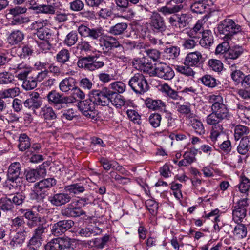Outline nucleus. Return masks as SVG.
<instances>
[{"label": "nucleus", "instance_id": "obj_1", "mask_svg": "<svg viewBox=\"0 0 250 250\" xmlns=\"http://www.w3.org/2000/svg\"><path fill=\"white\" fill-rule=\"evenodd\" d=\"M218 30L220 34H224V38L228 41L241 31V26L231 19H226L218 25Z\"/></svg>", "mask_w": 250, "mask_h": 250}, {"label": "nucleus", "instance_id": "obj_2", "mask_svg": "<svg viewBox=\"0 0 250 250\" xmlns=\"http://www.w3.org/2000/svg\"><path fill=\"white\" fill-rule=\"evenodd\" d=\"M128 85L136 94H143L149 89V86L145 76L140 73H137L132 76L128 82Z\"/></svg>", "mask_w": 250, "mask_h": 250}, {"label": "nucleus", "instance_id": "obj_3", "mask_svg": "<svg viewBox=\"0 0 250 250\" xmlns=\"http://www.w3.org/2000/svg\"><path fill=\"white\" fill-rule=\"evenodd\" d=\"M91 94L95 104L107 106L111 102L113 93L109 88L104 87L101 90H93Z\"/></svg>", "mask_w": 250, "mask_h": 250}, {"label": "nucleus", "instance_id": "obj_4", "mask_svg": "<svg viewBox=\"0 0 250 250\" xmlns=\"http://www.w3.org/2000/svg\"><path fill=\"white\" fill-rule=\"evenodd\" d=\"M71 246V240L68 237H58L52 239L45 246V250H64Z\"/></svg>", "mask_w": 250, "mask_h": 250}, {"label": "nucleus", "instance_id": "obj_5", "mask_svg": "<svg viewBox=\"0 0 250 250\" xmlns=\"http://www.w3.org/2000/svg\"><path fill=\"white\" fill-rule=\"evenodd\" d=\"M46 98L48 103L58 109L62 107V104H67L72 102L70 97L64 96L56 90L50 91L47 95Z\"/></svg>", "mask_w": 250, "mask_h": 250}, {"label": "nucleus", "instance_id": "obj_6", "mask_svg": "<svg viewBox=\"0 0 250 250\" xmlns=\"http://www.w3.org/2000/svg\"><path fill=\"white\" fill-rule=\"evenodd\" d=\"M86 198H81L75 202L68 204L66 207L61 210L62 216L67 217H77L85 214V212L81 208L76 207L79 203L86 202Z\"/></svg>", "mask_w": 250, "mask_h": 250}, {"label": "nucleus", "instance_id": "obj_7", "mask_svg": "<svg viewBox=\"0 0 250 250\" xmlns=\"http://www.w3.org/2000/svg\"><path fill=\"white\" fill-rule=\"evenodd\" d=\"M99 41L100 45L104 53L111 50L113 48H117L118 51L121 52L124 49V47L120 44L117 39L111 36L104 34Z\"/></svg>", "mask_w": 250, "mask_h": 250}, {"label": "nucleus", "instance_id": "obj_8", "mask_svg": "<svg viewBox=\"0 0 250 250\" xmlns=\"http://www.w3.org/2000/svg\"><path fill=\"white\" fill-rule=\"evenodd\" d=\"M249 199L245 197L239 200L233 210V219L236 223L242 222L246 216L247 208L249 205Z\"/></svg>", "mask_w": 250, "mask_h": 250}, {"label": "nucleus", "instance_id": "obj_9", "mask_svg": "<svg viewBox=\"0 0 250 250\" xmlns=\"http://www.w3.org/2000/svg\"><path fill=\"white\" fill-rule=\"evenodd\" d=\"M95 102L91 99L81 101L78 104L79 110L87 118L95 119L96 113L95 111Z\"/></svg>", "mask_w": 250, "mask_h": 250}, {"label": "nucleus", "instance_id": "obj_10", "mask_svg": "<svg viewBox=\"0 0 250 250\" xmlns=\"http://www.w3.org/2000/svg\"><path fill=\"white\" fill-rule=\"evenodd\" d=\"M186 0H170L167 2V5L163 6L158 10L164 15L175 14L180 11L184 5L182 4L185 2Z\"/></svg>", "mask_w": 250, "mask_h": 250}, {"label": "nucleus", "instance_id": "obj_11", "mask_svg": "<svg viewBox=\"0 0 250 250\" xmlns=\"http://www.w3.org/2000/svg\"><path fill=\"white\" fill-rule=\"evenodd\" d=\"M154 74L157 77L164 80H171L174 76L172 69L165 63L155 64Z\"/></svg>", "mask_w": 250, "mask_h": 250}, {"label": "nucleus", "instance_id": "obj_12", "mask_svg": "<svg viewBox=\"0 0 250 250\" xmlns=\"http://www.w3.org/2000/svg\"><path fill=\"white\" fill-rule=\"evenodd\" d=\"M149 24L152 30L156 33H162L166 29L164 18L156 12H153L150 16Z\"/></svg>", "mask_w": 250, "mask_h": 250}, {"label": "nucleus", "instance_id": "obj_13", "mask_svg": "<svg viewBox=\"0 0 250 250\" xmlns=\"http://www.w3.org/2000/svg\"><path fill=\"white\" fill-rule=\"evenodd\" d=\"M56 184V180L53 178H46L41 180L36 183L34 188L36 193L38 195H42L44 193L50 188L54 186Z\"/></svg>", "mask_w": 250, "mask_h": 250}, {"label": "nucleus", "instance_id": "obj_14", "mask_svg": "<svg viewBox=\"0 0 250 250\" xmlns=\"http://www.w3.org/2000/svg\"><path fill=\"white\" fill-rule=\"evenodd\" d=\"M71 200V196L66 193L61 192L48 197V201L54 206L61 207L68 203Z\"/></svg>", "mask_w": 250, "mask_h": 250}, {"label": "nucleus", "instance_id": "obj_15", "mask_svg": "<svg viewBox=\"0 0 250 250\" xmlns=\"http://www.w3.org/2000/svg\"><path fill=\"white\" fill-rule=\"evenodd\" d=\"M24 216L28 220L27 225L30 228H33L40 224L45 222L44 218L38 214H36L35 212L33 210H26L24 213Z\"/></svg>", "mask_w": 250, "mask_h": 250}, {"label": "nucleus", "instance_id": "obj_16", "mask_svg": "<svg viewBox=\"0 0 250 250\" xmlns=\"http://www.w3.org/2000/svg\"><path fill=\"white\" fill-rule=\"evenodd\" d=\"M42 104V98L38 92L32 91L29 93V98L24 102L26 107L32 109H38Z\"/></svg>", "mask_w": 250, "mask_h": 250}, {"label": "nucleus", "instance_id": "obj_17", "mask_svg": "<svg viewBox=\"0 0 250 250\" xmlns=\"http://www.w3.org/2000/svg\"><path fill=\"white\" fill-rule=\"evenodd\" d=\"M27 232L25 229L18 231L13 236H10L9 243L11 248L15 249L21 247L24 243L26 238Z\"/></svg>", "mask_w": 250, "mask_h": 250}, {"label": "nucleus", "instance_id": "obj_18", "mask_svg": "<svg viewBox=\"0 0 250 250\" xmlns=\"http://www.w3.org/2000/svg\"><path fill=\"white\" fill-rule=\"evenodd\" d=\"M188 125H190L197 134L202 135L205 132L202 123L196 116L195 114L193 112L190 113L189 109H188Z\"/></svg>", "mask_w": 250, "mask_h": 250}, {"label": "nucleus", "instance_id": "obj_19", "mask_svg": "<svg viewBox=\"0 0 250 250\" xmlns=\"http://www.w3.org/2000/svg\"><path fill=\"white\" fill-rule=\"evenodd\" d=\"M14 69L16 74V77L19 80H22L26 78L32 71V68L29 65L23 62L17 64L16 68H14Z\"/></svg>", "mask_w": 250, "mask_h": 250}, {"label": "nucleus", "instance_id": "obj_20", "mask_svg": "<svg viewBox=\"0 0 250 250\" xmlns=\"http://www.w3.org/2000/svg\"><path fill=\"white\" fill-rule=\"evenodd\" d=\"M46 170L44 166H40L36 169H30L26 174V178L28 182L33 183L41 178L44 177Z\"/></svg>", "mask_w": 250, "mask_h": 250}, {"label": "nucleus", "instance_id": "obj_21", "mask_svg": "<svg viewBox=\"0 0 250 250\" xmlns=\"http://www.w3.org/2000/svg\"><path fill=\"white\" fill-rule=\"evenodd\" d=\"M213 5L211 0H203L195 2L190 6L191 10L196 13L202 14L209 9Z\"/></svg>", "mask_w": 250, "mask_h": 250}, {"label": "nucleus", "instance_id": "obj_22", "mask_svg": "<svg viewBox=\"0 0 250 250\" xmlns=\"http://www.w3.org/2000/svg\"><path fill=\"white\" fill-rule=\"evenodd\" d=\"M54 58L61 66L67 65L71 58L70 51L67 49L62 48L56 54Z\"/></svg>", "mask_w": 250, "mask_h": 250}, {"label": "nucleus", "instance_id": "obj_23", "mask_svg": "<svg viewBox=\"0 0 250 250\" xmlns=\"http://www.w3.org/2000/svg\"><path fill=\"white\" fill-rule=\"evenodd\" d=\"M76 81L75 79L69 77L62 80L59 83V89L62 92L66 93L72 91L76 86Z\"/></svg>", "mask_w": 250, "mask_h": 250}, {"label": "nucleus", "instance_id": "obj_24", "mask_svg": "<svg viewBox=\"0 0 250 250\" xmlns=\"http://www.w3.org/2000/svg\"><path fill=\"white\" fill-rule=\"evenodd\" d=\"M244 52L243 47L240 45H234L229 47L226 52L225 59L236 60Z\"/></svg>", "mask_w": 250, "mask_h": 250}, {"label": "nucleus", "instance_id": "obj_25", "mask_svg": "<svg viewBox=\"0 0 250 250\" xmlns=\"http://www.w3.org/2000/svg\"><path fill=\"white\" fill-rule=\"evenodd\" d=\"M146 106L150 109L166 111L165 104L160 100H153L151 98H147L146 100Z\"/></svg>", "mask_w": 250, "mask_h": 250}, {"label": "nucleus", "instance_id": "obj_26", "mask_svg": "<svg viewBox=\"0 0 250 250\" xmlns=\"http://www.w3.org/2000/svg\"><path fill=\"white\" fill-rule=\"evenodd\" d=\"M234 138L236 140H239L243 138L250 137V130L249 128L246 126L241 125H237L234 128Z\"/></svg>", "mask_w": 250, "mask_h": 250}, {"label": "nucleus", "instance_id": "obj_27", "mask_svg": "<svg viewBox=\"0 0 250 250\" xmlns=\"http://www.w3.org/2000/svg\"><path fill=\"white\" fill-rule=\"evenodd\" d=\"M7 187L10 189H15L17 190H21L24 188L23 178L20 176L14 177V178L8 179Z\"/></svg>", "mask_w": 250, "mask_h": 250}, {"label": "nucleus", "instance_id": "obj_28", "mask_svg": "<svg viewBox=\"0 0 250 250\" xmlns=\"http://www.w3.org/2000/svg\"><path fill=\"white\" fill-rule=\"evenodd\" d=\"M24 34L19 30L13 31L8 36L7 40L11 45H16L21 42L24 39Z\"/></svg>", "mask_w": 250, "mask_h": 250}, {"label": "nucleus", "instance_id": "obj_29", "mask_svg": "<svg viewBox=\"0 0 250 250\" xmlns=\"http://www.w3.org/2000/svg\"><path fill=\"white\" fill-rule=\"evenodd\" d=\"M212 111L223 121V120H229L230 114L227 106L224 104H221L218 107L212 109Z\"/></svg>", "mask_w": 250, "mask_h": 250}, {"label": "nucleus", "instance_id": "obj_30", "mask_svg": "<svg viewBox=\"0 0 250 250\" xmlns=\"http://www.w3.org/2000/svg\"><path fill=\"white\" fill-rule=\"evenodd\" d=\"M25 221L23 216H17L14 218H12L10 221V225L13 230H26Z\"/></svg>", "mask_w": 250, "mask_h": 250}, {"label": "nucleus", "instance_id": "obj_31", "mask_svg": "<svg viewBox=\"0 0 250 250\" xmlns=\"http://www.w3.org/2000/svg\"><path fill=\"white\" fill-rule=\"evenodd\" d=\"M21 167L19 162H14L9 166L7 171V179H12L20 176L21 174Z\"/></svg>", "mask_w": 250, "mask_h": 250}, {"label": "nucleus", "instance_id": "obj_32", "mask_svg": "<svg viewBox=\"0 0 250 250\" xmlns=\"http://www.w3.org/2000/svg\"><path fill=\"white\" fill-rule=\"evenodd\" d=\"M133 65L136 69L143 71H148L147 68L152 67L151 63H149L145 57L134 59Z\"/></svg>", "mask_w": 250, "mask_h": 250}, {"label": "nucleus", "instance_id": "obj_33", "mask_svg": "<svg viewBox=\"0 0 250 250\" xmlns=\"http://www.w3.org/2000/svg\"><path fill=\"white\" fill-rule=\"evenodd\" d=\"M40 114L42 118L46 121L54 120L57 118V115L53 109L50 106H44L42 107Z\"/></svg>", "mask_w": 250, "mask_h": 250}, {"label": "nucleus", "instance_id": "obj_34", "mask_svg": "<svg viewBox=\"0 0 250 250\" xmlns=\"http://www.w3.org/2000/svg\"><path fill=\"white\" fill-rule=\"evenodd\" d=\"M14 206L12 204L11 198L4 196L0 198V211L4 212H12Z\"/></svg>", "mask_w": 250, "mask_h": 250}, {"label": "nucleus", "instance_id": "obj_35", "mask_svg": "<svg viewBox=\"0 0 250 250\" xmlns=\"http://www.w3.org/2000/svg\"><path fill=\"white\" fill-rule=\"evenodd\" d=\"M213 42V36L210 30H206L202 32V39L199 42L202 46L205 47L210 46Z\"/></svg>", "mask_w": 250, "mask_h": 250}, {"label": "nucleus", "instance_id": "obj_36", "mask_svg": "<svg viewBox=\"0 0 250 250\" xmlns=\"http://www.w3.org/2000/svg\"><path fill=\"white\" fill-rule=\"evenodd\" d=\"M92 49L93 47L90 43L83 39L81 40L76 46V51L83 55L92 51Z\"/></svg>", "mask_w": 250, "mask_h": 250}, {"label": "nucleus", "instance_id": "obj_37", "mask_svg": "<svg viewBox=\"0 0 250 250\" xmlns=\"http://www.w3.org/2000/svg\"><path fill=\"white\" fill-rule=\"evenodd\" d=\"M18 146L21 151H25L31 146L30 139L26 134H21L20 136Z\"/></svg>", "mask_w": 250, "mask_h": 250}, {"label": "nucleus", "instance_id": "obj_38", "mask_svg": "<svg viewBox=\"0 0 250 250\" xmlns=\"http://www.w3.org/2000/svg\"><path fill=\"white\" fill-rule=\"evenodd\" d=\"M127 28V24L126 23H118L110 27L109 32L114 35H119L122 34Z\"/></svg>", "mask_w": 250, "mask_h": 250}, {"label": "nucleus", "instance_id": "obj_39", "mask_svg": "<svg viewBox=\"0 0 250 250\" xmlns=\"http://www.w3.org/2000/svg\"><path fill=\"white\" fill-rule=\"evenodd\" d=\"M223 133L222 125H217L216 127H212L210 132V138L214 144L218 142L221 135Z\"/></svg>", "mask_w": 250, "mask_h": 250}, {"label": "nucleus", "instance_id": "obj_40", "mask_svg": "<svg viewBox=\"0 0 250 250\" xmlns=\"http://www.w3.org/2000/svg\"><path fill=\"white\" fill-rule=\"evenodd\" d=\"M22 81H23L22 87L25 90L34 89L37 86V81L35 77L27 76Z\"/></svg>", "mask_w": 250, "mask_h": 250}, {"label": "nucleus", "instance_id": "obj_41", "mask_svg": "<svg viewBox=\"0 0 250 250\" xmlns=\"http://www.w3.org/2000/svg\"><path fill=\"white\" fill-rule=\"evenodd\" d=\"M112 96L111 103L116 108H121L125 105V99L124 97L112 91Z\"/></svg>", "mask_w": 250, "mask_h": 250}, {"label": "nucleus", "instance_id": "obj_42", "mask_svg": "<svg viewBox=\"0 0 250 250\" xmlns=\"http://www.w3.org/2000/svg\"><path fill=\"white\" fill-rule=\"evenodd\" d=\"M250 144V137L241 139L237 147L238 153L242 155H245L249 149Z\"/></svg>", "mask_w": 250, "mask_h": 250}, {"label": "nucleus", "instance_id": "obj_43", "mask_svg": "<svg viewBox=\"0 0 250 250\" xmlns=\"http://www.w3.org/2000/svg\"><path fill=\"white\" fill-rule=\"evenodd\" d=\"M35 34L39 39L45 41H50L52 36V31L47 27L40 29L36 31Z\"/></svg>", "mask_w": 250, "mask_h": 250}, {"label": "nucleus", "instance_id": "obj_44", "mask_svg": "<svg viewBox=\"0 0 250 250\" xmlns=\"http://www.w3.org/2000/svg\"><path fill=\"white\" fill-rule=\"evenodd\" d=\"M65 190L70 193L78 194L83 193L85 190V188L79 183H76L68 185L65 187Z\"/></svg>", "mask_w": 250, "mask_h": 250}, {"label": "nucleus", "instance_id": "obj_45", "mask_svg": "<svg viewBox=\"0 0 250 250\" xmlns=\"http://www.w3.org/2000/svg\"><path fill=\"white\" fill-rule=\"evenodd\" d=\"M14 81V76L11 72L5 71L0 73V84L13 83Z\"/></svg>", "mask_w": 250, "mask_h": 250}, {"label": "nucleus", "instance_id": "obj_46", "mask_svg": "<svg viewBox=\"0 0 250 250\" xmlns=\"http://www.w3.org/2000/svg\"><path fill=\"white\" fill-rule=\"evenodd\" d=\"M20 93V90L19 87H14L8 88L3 90L1 94L2 98H13L19 95Z\"/></svg>", "mask_w": 250, "mask_h": 250}, {"label": "nucleus", "instance_id": "obj_47", "mask_svg": "<svg viewBox=\"0 0 250 250\" xmlns=\"http://www.w3.org/2000/svg\"><path fill=\"white\" fill-rule=\"evenodd\" d=\"M78 40V35L76 31H72L69 32L66 36L64 43L69 47H71L74 45Z\"/></svg>", "mask_w": 250, "mask_h": 250}, {"label": "nucleus", "instance_id": "obj_48", "mask_svg": "<svg viewBox=\"0 0 250 250\" xmlns=\"http://www.w3.org/2000/svg\"><path fill=\"white\" fill-rule=\"evenodd\" d=\"M93 57L92 61H90L89 71H93L102 68L105 65L104 59H99L95 56H91Z\"/></svg>", "mask_w": 250, "mask_h": 250}, {"label": "nucleus", "instance_id": "obj_49", "mask_svg": "<svg viewBox=\"0 0 250 250\" xmlns=\"http://www.w3.org/2000/svg\"><path fill=\"white\" fill-rule=\"evenodd\" d=\"M238 188L241 193L248 195L250 188V181L246 177H242L240 183L238 185Z\"/></svg>", "mask_w": 250, "mask_h": 250}, {"label": "nucleus", "instance_id": "obj_50", "mask_svg": "<svg viewBox=\"0 0 250 250\" xmlns=\"http://www.w3.org/2000/svg\"><path fill=\"white\" fill-rule=\"evenodd\" d=\"M111 91L116 92L118 94L123 93L126 89L125 84L121 81H116L110 84L108 87Z\"/></svg>", "mask_w": 250, "mask_h": 250}, {"label": "nucleus", "instance_id": "obj_51", "mask_svg": "<svg viewBox=\"0 0 250 250\" xmlns=\"http://www.w3.org/2000/svg\"><path fill=\"white\" fill-rule=\"evenodd\" d=\"M91 56H88L79 58L77 62L78 67L89 71L90 61H92L93 59V58Z\"/></svg>", "mask_w": 250, "mask_h": 250}, {"label": "nucleus", "instance_id": "obj_52", "mask_svg": "<svg viewBox=\"0 0 250 250\" xmlns=\"http://www.w3.org/2000/svg\"><path fill=\"white\" fill-rule=\"evenodd\" d=\"M238 225L234 228V234L236 235L238 238H243L246 237L247 234V230L246 226L242 224L238 223Z\"/></svg>", "mask_w": 250, "mask_h": 250}, {"label": "nucleus", "instance_id": "obj_53", "mask_svg": "<svg viewBox=\"0 0 250 250\" xmlns=\"http://www.w3.org/2000/svg\"><path fill=\"white\" fill-rule=\"evenodd\" d=\"M202 27V21H198L193 28L188 32V36L191 38H199L202 34L200 31Z\"/></svg>", "mask_w": 250, "mask_h": 250}, {"label": "nucleus", "instance_id": "obj_54", "mask_svg": "<svg viewBox=\"0 0 250 250\" xmlns=\"http://www.w3.org/2000/svg\"><path fill=\"white\" fill-rule=\"evenodd\" d=\"M201 57L202 55L198 51L188 52V66H196Z\"/></svg>", "mask_w": 250, "mask_h": 250}, {"label": "nucleus", "instance_id": "obj_55", "mask_svg": "<svg viewBox=\"0 0 250 250\" xmlns=\"http://www.w3.org/2000/svg\"><path fill=\"white\" fill-rule=\"evenodd\" d=\"M202 83L206 86L213 88L217 85L216 80L210 75H205L201 78Z\"/></svg>", "mask_w": 250, "mask_h": 250}, {"label": "nucleus", "instance_id": "obj_56", "mask_svg": "<svg viewBox=\"0 0 250 250\" xmlns=\"http://www.w3.org/2000/svg\"><path fill=\"white\" fill-rule=\"evenodd\" d=\"M222 120L212 111L206 118V122L208 125H212V127H216L217 125H221L219 123Z\"/></svg>", "mask_w": 250, "mask_h": 250}, {"label": "nucleus", "instance_id": "obj_57", "mask_svg": "<svg viewBox=\"0 0 250 250\" xmlns=\"http://www.w3.org/2000/svg\"><path fill=\"white\" fill-rule=\"evenodd\" d=\"M99 19L104 20L111 18L113 15L112 10L109 7H106L101 8L97 13Z\"/></svg>", "mask_w": 250, "mask_h": 250}, {"label": "nucleus", "instance_id": "obj_58", "mask_svg": "<svg viewBox=\"0 0 250 250\" xmlns=\"http://www.w3.org/2000/svg\"><path fill=\"white\" fill-rule=\"evenodd\" d=\"M103 31L104 30L101 27L90 28V33L88 38L93 40H100L104 34Z\"/></svg>", "mask_w": 250, "mask_h": 250}, {"label": "nucleus", "instance_id": "obj_59", "mask_svg": "<svg viewBox=\"0 0 250 250\" xmlns=\"http://www.w3.org/2000/svg\"><path fill=\"white\" fill-rule=\"evenodd\" d=\"M42 240L32 236L27 243L28 250H39L42 244Z\"/></svg>", "mask_w": 250, "mask_h": 250}, {"label": "nucleus", "instance_id": "obj_60", "mask_svg": "<svg viewBox=\"0 0 250 250\" xmlns=\"http://www.w3.org/2000/svg\"><path fill=\"white\" fill-rule=\"evenodd\" d=\"M126 114L128 119L134 123L137 124L138 125L141 124V116L136 110L128 109L126 111Z\"/></svg>", "mask_w": 250, "mask_h": 250}, {"label": "nucleus", "instance_id": "obj_61", "mask_svg": "<svg viewBox=\"0 0 250 250\" xmlns=\"http://www.w3.org/2000/svg\"><path fill=\"white\" fill-rule=\"evenodd\" d=\"M76 117V111L72 108L65 110L61 116L63 122H65L66 121H72Z\"/></svg>", "mask_w": 250, "mask_h": 250}, {"label": "nucleus", "instance_id": "obj_62", "mask_svg": "<svg viewBox=\"0 0 250 250\" xmlns=\"http://www.w3.org/2000/svg\"><path fill=\"white\" fill-rule=\"evenodd\" d=\"M164 52L167 55V58L170 59L177 57L179 55L180 50L177 47L171 46L166 48Z\"/></svg>", "mask_w": 250, "mask_h": 250}, {"label": "nucleus", "instance_id": "obj_63", "mask_svg": "<svg viewBox=\"0 0 250 250\" xmlns=\"http://www.w3.org/2000/svg\"><path fill=\"white\" fill-rule=\"evenodd\" d=\"M208 63L210 68L214 71L220 72L223 69V63L219 60L211 59L209 60Z\"/></svg>", "mask_w": 250, "mask_h": 250}, {"label": "nucleus", "instance_id": "obj_64", "mask_svg": "<svg viewBox=\"0 0 250 250\" xmlns=\"http://www.w3.org/2000/svg\"><path fill=\"white\" fill-rule=\"evenodd\" d=\"M146 206L151 214L154 215L158 209V204L152 199L147 200L145 202Z\"/></svg>", "mask_w": 250, "mask_h": 250}]
</instances>
